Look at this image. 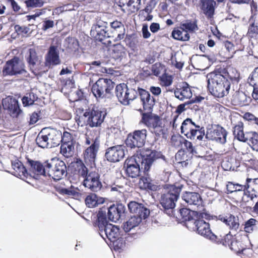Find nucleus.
<instances>
[{
  "mask_svg": "<svg viewBox=\"0 0 258 258\" xmlns=\"http://www.w3.org/2000/svg\"><path fill=\"white\" fill-rule=\"evenodd\" d=\"M233 102L235 105H245L247 103L246 95L243 92H239L234 96Z\"/></svg>",
  "mask_w": 258,
  "mask_h": 258,
  "instance_id": "47",
  "label": "nucleus"
},
{
  "mask_svg": "<svg viewBox=\"0 0 258 258\" xmlns=\"http://www.w3.org/2000/svg\"><path fill=\"white\" fill-rule=\"evenodd\" d=\"M227 135L226 131L222 126L218 125L215 128L208 129L205 136L209 140L224 144L226 142Z\"/></svg>",
  "mask_w": 258,
  "mask_h": 258,
  "instance_id": "16",
  "label": "nucleus"
},
{
  "mask_svg": "<svg viewBox=\"0 0 258 258\" xmlns=\"http://www.w3.org/2000/svg\"><path fill=\"white\" fill-rule=\"evenodd\" d=\"M56 189L58 192L63 195L75 196L77 194V192L72 188L69 189L59 186H56Z\"/></svg>",
  "mask_w": 258,
  "mask_h": 258,
  "instance_id": "53",
  "label": "nucleus"
},
{
  "mask_svg": "<svg viewBox=\"0 0 258 258\" xmlns=\"http://www.w3.org/2000/svg\"><path fill=\"white\" fill-rule=\"evenodd\" d=\"M233 238L230 233L226 234L224 236L222 237L221 235L218 236L217 235V238L215 240H212V242L216 243H222L223 245L226 246H229L230 242L234 239Z\"/></svg>",
  "mask_w": 258,
  "mask_h": 258,
  "instance_id": "45",
  "label": "nucleus"
},
{
  "mask_svg": "<svg viewBox=\"0 0 258 258\" xmlns=\"http://www.w3.org/2000/svg\"><path fill=\"white\" fill-rule=\"evenodd\" d=\"M137 91L140 96L144 109L147 111H152L155 102L154 98L151 97L149 92L144 89L138 88Z\"/></svg>",
  "mask_w": 258,
  "mask_h": 258,
  "instance_id": "24",
  "label": "nucleus"
},
{
  "mask_svg": "<svg viewBox=\"0 0 258 258\" xmlns=\"http://www.w3.org/2000/svg\"><path fill=\"white\" fill-rule=\"evenodd\" d=\"M182 198L189 205L196 206L198 209L202 208V200L198 192L186 191L183 194Z\"/></svg>",
  "mask_w": 258,
  "mask_h": 258,
  "instance_id": "27",
  "label": "nucleus"
},
{
  "mask_svg": "<svg viewBox=\"0 0 258 258\" xmlns=\"http://www.w3.org/2000/svg\"><path fill=\"white\" fill-rule=\"evenodd\" d=\"M152 111L143 113L141 122L144 123L156 136L163 134V127L160 118L157 115L151 112Z\"/></svg>",
  "mask_w": 258,
  "mask_h": 258,
  "instance_id": "11",
  "label": "nucleus"
},
{
  "mask_svg": "<svg viewBox=\"0 0 258 258\" xmlns=\"http://www.w3.org/2000/svg\"><path fill=\"white\" fill-rule=\"evenodd\" d=\"M61 63L57 46L51 45L45 57V65L48 68L59 65Z\"/></svg>",
  "mask_w": 258,
  "mask_h": 258,
  "instance_id": "19",
  "label": "nucleus"
},
{
  "mask_svg": "<svg viewBox=\"0 0 258 258\" xmlns=\"http://www.w3.org/2000/svg\"><path fill=\"white\" fill-rule=\"evenodd\" d=\"M256 221L254 219L251 218L245 222L244 226V230L247 233H250L253 231L255 226Z\"/></svg>",
  "mask_w": 258,
  "mask_h": 258,
  "instance_id": "55",
  "label": "nucleus"
},
{
  "mask_svg": "<svg viewBox=\"0 0 258 258\" xmlns=\"http://www.w3.org/2000/svg\"><path fill=\"white\" fill-rule=\"evenodd\" d=\"M141 222V219L139 217L135 216H131L126 222H124L122 225V228L125 233L128 232L132 229H134Z\"/></svg>",
  "mask_w": 258,
  "mask_h": 258,
  "instance_id": "34",
  "label": "nucleus"
},
{
  "mask_svg": "<svg viewBox=\"0 0 258 258\" xmlns=\"http://www.w3.org/2000/svg\"><path fill=\"white\" fill-rule=\"evenodd\" d=\"M37 98V96L34 93H30L22 98V103L24 106L32 105Z\"/></svg>",
  "mask_w": 258,
  "mask_h": 258,
  "instance_id": "48",
  "label": "nucleus"
},
{
  "mask_svg": "<svg viewBox=\"0 0 258 258\" xmlns=\"http://www.w3.org/2000/svg\"><path fill=\"white\" fill-rule=\"evenodd\" d=\"M182 187V185H170L168 191L161 196L160 204L164 212L169 216H172L174 215L175 202L179 198Z\"/></svg>",
  "mask_w": 258,
  "mask_h": 258,
  "instance_id": "6",
  "label": "nucleus"
},
{
  "mask_svg": "<svg viewBox=\"0 0 258 258\" xmlns=\"http://www.w3.org/2000/svg\"><path fill=\"white\" fill-rule=\"evenodd\" d=\"M226 187L227 190L229 193L239 191H245L246 188V186L245 185L235 183L233 182H228L226 185Z\"/></svg>",
  "mask_w": 258,
  "mask_h": 258,
  "instance_id": "43",
  "label": "nucleus"
},
{
  "mask_svg": "<svg viewBox=\"0 0 258 258\" xmlns=\"http://www.w3.org/2000/svg\"><path fill=\"white\" fill-rule=\"evenodd\" d=\"M128 208L131 213H134L136 217H139L141 220L147 218L150 214L149 210L145 207L143 204H140L135 201L130 202L128 204Z\"/></svg>",
  "mask_w": 258,
  "mask_h": 258,
  "instance_id": "21",
  "label": "nucleus"
},
{
  "mask_svg": "<svg viewBox=\"0 0 258 258\" xmlns=\"http://www.w3.org/2000/svg\"><path fill=\"white\" fill-rule=\"evenodd\" d=\"M239 164L237 163L235 159L230 158L224 160L222 163V166L225 170H234L235 167L239 166Z\"/></svg>",
  "mask_w": 258,
  "mask_h": 258,
  "instance_id": "42",
  "label": "nucleus"
},
{
  "mask_svg": "<svg viewBox=\"0 0 258 258\" xmlns=\"http://www.w3.org/2000/svg\"><path fill=\"white\" fill-rule=\"evenodd\" d=\"M12 167L13 169L12 174L16 177H26L28 175L27 171L22 163L18 160L12 161Z\"/></svg>",
  "mask_w": 258,
  "mask_h": 258,
  "instance_id": "32",
  "label": "nucleus"
},
{
  "mask_svg": "<svg viewBox=\"0 0 258 258\" xmlns=\"http://www.w3.org/2000/svg\"><path fill=\"white\" fill-rule=\"evenodd\" d=\"M74 168L79 175L84 178L83 185L92 191H97L101 189L102 184L97 172L88 169L81 160L76 162Z\"/></svg>",
  "mask_w": 258,
  "mask_h": 258,
  "instance_id": "4",
  "label": "nucleus"
},
{
  "mask_svg": "<svg viewBox=\"0 0 258 258\" xmlns=\"http://www.w3.org/2000/svg\"><path fill=\"white\" fill-rule=\"evenodd\" d=\"M108 23L103 21H98L96 24L93 25L91 27L90 35L96 40L102 42L104 44L107 43L104 41L108 38L114 37L107 30Z\"/></svg>",
  "mask_w": 258,
  "mask_h": 258,
  "instance_id": "13",
  "label": "nucleus"
},
{
  "mask_svg": "<svg viewBox=\"0 0 258 258\" xmlns=\"http://www.w3.org/2000/svg\"><path fill=\"white\" fill-rule=\"evenodd\" d=\"M161 157L160 152L150 149L142 150L139 154L126 160L125 172L128 176L136 178L141 171L148 172L153 162Z\"/></svg>",
  "mask_w": 258,
  "mask_h": 258,
  "instance_id": "1",
  "label": "nucleus"
},
{
  "mask_svg": "<svg viewBox=\"0 0 258 258\" xmlns=\"http://www.w3.org/2000/svg\"><path fill=\"white\" fill-rule=\"evenodd\" d=\"M184 147L188 152L191 153L192 154H196L197 152L195 149L194 147L192 146V143L184 139L183 148Z\"/></svg>",
  "mask_w": 258,
  "mask_h": 258,
  "instance_id": "61",
  "label": "nucleus"
},
{
  "mask_svg": "<svg viewBox=\"0 0 258 258\" xmlns=\"http://www.w3.org/2000/svg\"><path fill=\"white\" fill-rule=\"evenodd\" d=\"M229 247L237 252L242 251L245 249V247L242 246L241 242L237 240H235V238L230 242Z\"/></svg>",
  "mask_w": 258,
  "mask_h": 258,
  "instance_id": "51",
  "label": "nucleus"
},
{
  "mask_svg": "<svg viewBox=\"0 0 258 258\" xmlns=\"http://www.w3.org/2000/svg\"><path fill=\"white\" fill-rule=\"evenodd\" d=\"M248 35L251 38L256 37L258 35V17L255 19L253 23L249 26Z\"/></svg>",
  "mask_w": 258,
  "mask_h": 258,
  "instance_id": "50",
  "label": "nucleus"
},
{
  "mask_svg": "<svg viewBox=\"0 0 258 258\" xmlns=\"http://www.w3.org/2000/svg\"><path fill=\"white\" fill-rule=\"evenodd\" d=\"M74 152V145L73 144H61L60 147V153L65 157H71Z\"/></svg>",
  "mask_w": 258,
  "mask_h": 258,
  "instance_id": "44",
  "label": "nucleus"
},
{
  "mask_svg": "<svg viewBox=\"0 0 258 258\" xmlns=\"http://www.w3.org/2000/svg\"><path fill=\"white\" fill-rule=\"evenodd\" d=\"M28 66L30 70L35 76L39 74L37 66L40 63V60L34 49H29L28 53L25 56Z\"/></svg>",
  "mask_w": 258,
  "mask_h": 258,
  "instance_id": "22",
  "label": "nucleus"
},
{
  "mask_svg": "<svg viewBox=\"0 0 258 258\" xmlns=\"http://www.w3.org/2000/svg\"><path fill=\"white\" fill-rule=\"evenodd\" d=\"M106 114V111L104 109L93 107L86 109L83 115L76 119V121L82 126L86 125L90 127H97L103 122Z\"/></svg>",
  "mask_w": 258,
  "mask_h": 258,
  "instance_id": "5",
  "label": "nucleus"
},
{
  "mask_svg": "<svg viewBox=\"0 0 258 258\" xmlns=\"http://www.w3.org/2000/svg\"><path fill=\"white\" fill-rule=\"evenodd\" d=\"M218 219L224 223L231 230L236 231L239 227L238 218L232 215L226 216L219 215Z\"/></svg>",
  "mask_w": 258,
  "mask_h": 258,
  "instance_id": "31",
  "label": "nucleus"
},
{
  "mask_svg": "<svg viewBox=\"0 0 258 258\" xmlns=\"http://www.w3.org/2000/svg\"><path fill=\"white\" fill-rule=\"evenodd\" d=\"M184 139L181 136L172 138V143L175 147L182 149Z\"/></svg>",
  "mask_w": 258,
  "mask_h": 258,
  "instance_id": "59",
  "label": "nucleus"
},
{
  "mask_svg": "<svg viewBox=\"0 0 258 258\" xmlns=\"http://www.w3.org/2000/svg\"><path fill=\"white\" fill-rule=\"evenodd\" d=\"M195 101H188L184 103L179 105L176 108V112L178 114H180L187 109H192L191 105L194 103Z\"/></svg>",
  "mask_w": 258,
  "mask_h": 258,
  "instance_id": "52",
  "label": "nucleus"
},
{
  "mask_svg": "<svg viewBox=\"0 0 258 258\" xmlns=\"http://www.w3.org/2000/svg\"><path fill=\"white\" fill-rule=\"evenodd\" d=\"M216 3L214 0H200V7L204 14L211 19L215 14Z\"/></svg>",
  "mask_w": 258,
  "mask_h": 258,
  "instance_id": "29",
  "label": "nucleus"
},
{
  "mask_svg": "<svg viewBox=\"0 0 258 258\" xmlns=\"http://www.w3.org/2000/svg\"><path fill=\"white\" fill-rule=\"evenodd\" d=\"M180 130L181 133L190 140L197 138V140L202 141L205 135L204 127L196 124L189 118L182 122Z\"/></svg>",
  "mask_w": 258,
  "mask_h": 258,
  "instance_id": "8",
  "label": "nucleus"
},
{
  "mask_svg": "<svg viewBox=\"0 0 258 258\" xmlns=\"http://www.w3.org/2000/svg\"><path fill=\"white\" fill-rule=\"evenodd\" d=\"M172 36L176 40L186 41H188L190 38V35L188 33L180 28V26L173 29L172 32Z\"/></svg>",
  "mask_w": 258,
  "mask_h": 258,
  "instance_id": "37",
  "label": "nucleus"
},
{
  "mask_svg": "<svg viewBox=\"0 0 258 258\" xmlns=\"http://www.w3.org/2000/svg\"><path fill=\"white\" fill-rule=\"evenodd\" d=\"M224 45L226 50L230 53L229 57H232L235 53L233 44L230 41H227L224 43Z\"/></svg>",
  "mask_w": 258,
  "mask_h": 258,
  "instance_id": "62",
  "label": "nucleus"
},
{
  "mask_svg": "<svg viewBox=\"0 0 258 258\" xmlns=\"http://www.w3.org/2000/svg\"><path fill=\"white\" fill-rule=\"evenodd\" d=\"M198 233L204 237L212 240H215L217 235L210 230V225L203 220H198L194 222Z\"/></svg>",
  "mask_w": 258,
  "mask_h": 258,
  "instance_id": "18",
  "label": "nucleus"
},
{
  "mask_svg": "<svg viewBox=\"0 0 258 258\" xmlns=\"http://www.w3.org/2000/svg\"><path fill=\"white\" fill-rule=\"evenodd\" d=\"M94 226L98 228L100 236L108 244L117 239L120 236L119 228L116 225L108 223L106 219V213L99 211L97 214V220L94 223Z\"/></svg>",
  "mask_w": 258,
  "mask_h": 258,
  "instance_id": "3",
  "label": "nucleus"
},
{
  "mask_svg": "<svg viewBox=\"0 0 258 258\" xmlns=\"http://www.w3.org/2000/svg\"><path fill=\"white\" fill-rule=\"evenodd\" d=\"M85 143L90 146L85 150L84 153L85 161L91 164H94L100 146L99 139L97 137L91 138L86 135Z\"/></svg>",
  "mask_w": 258,
  "mask_h": 258,
  "instance_id": "14",
  "label": "nucleus"
},
{
  "mask_svg": "<svg viewBox=\"0 0 258 258\" xmlns=\"http://www.w3.org/2000/svg\"><path fill=\"white\" fill-rule=\"evenodd\" d=\"M4 76H17L22 75L27 76V72L25 69V65L20 58L15 56L7 61L3 70Z\"/></svg>",
  "mask_w": 258,
  "mask_h": 258,
  "instance_id": "10",
  "label": "nucleus"
},
{
  "mask_svg": "<svg viewBox=\"0 0 258 258\" xmlns=\"http://www.w3.org/2000/svg\"><path fill=\"white\" fill-rule=\"evenodd\" d=\"M174 93L175 97L181 101L190 99L192 97L191 89L185 82L179 85V87L174 90Z\"/></svg>",
  "mask_w": 258,
  "mask_h": 258,
  "instance_id": "30",
  "label": "nucleus"
},
{
  "mask_svg": "<svg viewBox=\"0 0 258 258\" xmlns=\"http://www.w3.org/2000/svg\"><path fill=\"white\" fill-rule=\"evenodd\" d=\"M46 168L48 170L47 176L54 180L62 179L67 174V166L65 163L58 158H52L46 161Z\"/></svg>",
  "mask_w": 258,
  "mask_h": 258,
  "instance_id": "9",
  "label": "nucleus"
},
{
  "mask_svg": "<svg viewBox=\"0 0 258 258\" xmlns=\"http://www.w3.org/2000/svg\"><path fill=\"white\" fill-rule=\"evenodd\" d=\"M160 80L163 86L168 87L170 86L173 82V78L171 75L164 74L160 78Z\"/></svg>",
  "mask_w": 258,
  "mask_h": 258,
  "instance_id": "58",
  "label": "nucleus"
},
{
  "mask_svg": "<svg viewBox=\"0 0 258 258\" xmlns=\"http://www.w3.org/2000/svg\"><path fill=\"white\" fill-rule=\"evenodd\" d=\"M115 94L119 101L122 104H129L130 101L135 99L138 96V91L133 88H128L127 86L122 83L115 87Z\"/></svg>",
  "mask_w": 258,
  "mask_h": 258,
  "instance_id": "12",
  "label": "nucleus"
},
{
  "mask_svg": "<svg viewBox=\"0 0 258 258\" xmlns=\"http://www.w3.org/2000/svg\"><path fill=\"white\" fill-rule=\"evenodd\" d=\"M111 243H112L115 249H122L124 246V242L123 238L120 236H119L117 239H115L114 241H113Z\"/></svg>",
  "mask_w": 258,
  "mask_h": 258,
  "instance_id": "60",
  "label": "nucleus"
},
{
  "mask_svg": "<svg viewBox=\"0 0 258 258\" xmlns=\"http://www.w3.org/2000/svg\"><path fill=\"white\" fill-rule=\"evenodd\" d=\"M163 70L164 66L160 63H155L151 68L153 74L156 76H158Z\"/></svg>",
  "mask_w": 258,
  "mask_h": 258,
  "instance_id": "57",
  "label": "nucleus"
},
{
  "mask_svg": "<svg viewBox=\"0 0 258 258\" xmlns=\"http://www.w3.org/2000/svg\"><path fill=\"white\" fill-rule=\"evenodd\" d=\"M104 202L103 198L98 197L94 194H91L85 199V203L89 208H93L97 206L98 205L103 204Z\"/></svg>",
  "mask_w": 258,
  "mask_h": 258,
  "instance_id": "36",
  "label": "nucleus"
},
{
  "mask_svg": "<svg viewBox=\"0 0 258 258\" xmlns=\"http://www.w3.org/2000/svg\"><path fill=\"white\" fill-rule=\"evenodd\" d=\"M125 54L124 47L118 44L113 46L112 48L111 55L115 59L123 57Z\"/></svg>",
  "mask_w": 258,
  "mask_h": 258,
  "instance_id": "40",
  "label": "nucleus"
},
{
  "mask_svg": "<svg viewBox=\"0 0 258 258\" xmlns=\"http://www.w3.org/2000/svg\"><path fill=\"white\" fill-rule=\"evenodd\" d=\"M35 141L39 147L42 148H48V141L44 129L38 134Z\"/></svg>",
  "mask_w": 258,
  "mask_h": 258,
  "instance_id": "39",
  "label": "nucleus"
},
{
  "mask_svg": "<svg viewBox=\"0 0 258 258\" xmlns=\"http://www.w3.org/2000/svg\"><path fill=\"white\" fill-rule=\"evenodd\" d=\"M43 129L48 141V148L58 146L60 143L61 132L53 128Z\"/></svg>",
  "mask_w": 258,
  "mask_h": 258,
  "instance_id": "23",
  "label": "nucleus"
},
{
  "mask_svg": "<svg viewBox=\"0 0 258 258\" xmlns=\"http://www.w3.org/2000/svg\"><path fill=\"white\" fill-rule=\"evenodd\" d=\"M180 28L184 29L187 33H193L198 29V27L196 21L187 20L184 23H181Z\"/></svg>",
  "mask_w": 258,
  "mask_h": 258,
  "instance_id": "41",
  "label": "nucleus"
},
{
  "mask_svg": "<svg viewBox=\"0 0 258 258\" xmlns=\"http://www.w3.org/2000/svg\"><path fill=\"white\" fill-rule=\"evenodd\" d=\"M61 144H73L75 145V141L73 136L68 132H64L63 134H61L60 139Z\"/></svg>",
  "mask_w": 258,
  "mask_h": 258,
  "instance_id": "49",
  "label": "nucleus"
},
{
  "mask_svg": "<svg viewBox=\"0 0 258 258\" xmlns=\"http://www.w3.org/2000/svg\"><path fill=\"white\" fill-rule=\"evenodd\" d=\"M243 124L241 121H238L237 123L233 127V135L234 137L238 140L245 142H246L247 137L246 135L249 132H246L244 133L243 131Z\"/></svg>",
  "mask_w": 258,
  "mask_h": 258,
  "instance_id": "35",
  "label": "nucleus"
},
{
  "mask_svg": "<svg viewBox=\"0 0 258 258\" xmlns=\"http://www.w3.org/2000/svg\"><path fill=\"white\" fill-rule=\"evenodd\" d=\"M54 26V21L50 20H46L43 21L42 29L46 31Z\"/></svg>",
  "mask_w": 258,
  "mask_h": 258,
  "instance_id": "64",
  "label": "nucleus"
},
{
  "mask_svg": "<svg viewBox=\"0 0 258 258\" xmlns=\"http://www.w3.org/2000/svg\"><path fill=\"white\" fill-rule=\"evenodd\" d=\"M125 208L122 204L112 205L108 209L107 216L109 220L116 222L125 212Z\"/></svg>",
  "mask_w": 258,
  "mask_h": 258,
  "instance_id": "28",
  "label": "nucleus"
},
{
  "mask_svg": "<svg viewBox=\"0 0 258 258\" xmlns=\"http://www.w3.org/2000/svg\"><path fill=\"white\" fill-rule=\"evenodd\" d=\"M26 4L28 8H38L41 7L44 2L42 0H27L26 1Z\"/></svg>",
  "mask_w": 258,
  "mask_h": 258,
  "instance_id": "56",
  "label": "nucleus"
},
{
  "mask_svg": "<svg viewBox=\"0 0 258 258\" xmlns=\"http://www.w3.org/2000/svg\"><path fill=\"white\" fill-rule=\"evenodd\" d=\"M147 131L146 129L135 131L133 135L128 136L125 143L131 148L142 147L146 142Z\"/></svg>",
  "mask_w": 258,
  "mask_h": 258,
  "instance_id": "15",
  "label": "nucleus"
},
{
  "mask_svg": "<svg viewBox=\"0 0 258 258\" xmlns=\"http://www.w3.org/2000/svg\"><path fill=\"white\" fill-rule=\"evenodd\" d=\"M116 3L119 7H122L126 5L127 7H133L134 10L138 9V6L141 3V0H116Z\"/></svg>",
  "mask_w": 258,
  "mask_h": 258,
  "instance_id": "46",
  "label": "nucleus"
},
{
  "mask_svg": "<svg viewBox=\"0 0 258 258\" xmlns=\"http://www.w3.org/2000/svg\"><path fill=\"white\" fill-rule=\"evenodd\" d=\"M248 82L250 85H258V67L252 72L250 77L248 78Z\"/></svg>",
  "mask_w": 258,
  "mask_h": 258,
  "instance_id": "54",
  "label": "nucleus"
},
{
  "mask_svg": "<svg viewBox=\"0 0 258 258\" xmlns=\"http://www.w3.org/2000/svg\"><path fill=\"white\" fill-rule=\"evenodd\" d=\"M145 175L141 178V183H143V187L145 188L150 182H151V178L149 176L148 172L144 173Z\"/></svg>",
  "mask_w": 258,
  "mask_h": 258,
  "instance_id": "63",
  "label": "nucleus"
},
{
  "mask_svg": "<svg viewBox=\"0 0 258 258\" xmlns=\"http://www.w3.org/2000/svg\"><path fill=\"white\" fill-rule=\"evenodd\" d=\"M246 188L249 189L248 191L249 194L248 197L250 198L251 201L253 199L258 197V178L251 179L247 178L246 179Z\"/></svg>",
  "mask_w": 258,
  "mask_h": 258,
  "instance_id": "33",
  "label": "nucleus"
},
{
  "mask_svg": "<svg viewBox=\"0 0 258 258\" xmlns=\"http://www.w3.org/2000/svg\"><path fill=\"white\" fill-rule=\"evenodd\" d=\"M27 163L30 171L35 174L47 176L48 170L46 169V161L42 164L39 161L27 159Z\"/></svg>",
  "mask_w": 258,
  "mask_h": 258,
  "instance_id": "26",
  "label": "nucleus"
},
{
  "mask_svg": "<svg viewBox=\"0 0 258 258\" xmlns=\"http://www.w3.org/2000/svg\"><path fill=\"white\" fill-rule=\"evenodd\" d=\"M124 156V147L117 145L108 148L106 150L105 157L111 162H116L121 160Z\"/></svg>",
  "mask_w": 258,
  "mask_h": 258,
  "instance_id": "17",
  "label": "nucleus"
},
{
  "mask_svg": "<svg viewBox=\"0 0 258 258\" xmlns=\"http://www.w3.org/2000/svg\"><path fill=\"white\" fill-rule=\"evenodd\" d=\"M111 31L110 32L111 35H116L114 40L116 41H120L124 37L125 29L123 24L119 21L115 20L110 23Z\"/></svg>",
  "mask_w": 258,
  "mask_h": 258,
  "instance_id": "25",
  "label": "nucleus"
},
{
  "mask_svg": "<svg viewBox=\"0 0 258 258\" xmlns=\"http://www.w3.org/2000/svg\"><path fill=\"white\" fill-rule=\"evenodd\" d=\"M208 89L215 97L223 98L227 95L231 86V79L224 69H218L207 75Z\"/></svg>",
  "mask_w": 258,
  "mask_h": 258,
  "instance_id": "2",
  "label": "nucleus"
},
{
  "mask_svg": "<svg viewBox=\"0 0 258 258\" xmlns=\"http://www.w3.org/2000/svg\"><path fill=\"white\" fill-rule=\"evenodd\" d=\"M115 84L110 79L100 78L93 85L92 92L97 99L110 98Z\"/></svg>",
  "mask_w": 258,
  "mask_h": 258,
  "instance_id": "7",
  "label": "nucleus"
},
{
  "mask_svg": "<svg viewBox=\"0 0 258 258\" xmlns=\"http://www.w3.org/2000/svg\"><path fill=\"white\" fill-rule=\"evenodd\" d=\"M246 142L251 148L258 152V134L255 132H249L246 135Z\"/></svg>",
  "mask_w": 258,
  "mask_h": 258,
  "instance_id": "38",
  "label": "nucleus"
},
{
  "mask_svg": "<svg viewBox=\"0 0 258 258\" xmlns=\"http://www.w3.org/2000/svg\"><path fill=\"white\" fill-rule=\"evenodd\" d=\"M3 106L5 109L9 111L13 117H17L21 112L18 101L13 98H6L2 100Z\"/></svg>",
  "mask_w": 258,
  "mask_h": 258,
  "instance_id": "20",
  "label": "nucleus"
}]
</instances>
